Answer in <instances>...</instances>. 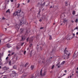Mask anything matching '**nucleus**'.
<instances>
[{
	"label": "nucleus",
	"mask_w": 78,
	"mask_h": 78,
	"mask_svg": "<svg viewBox=\"0 0 78 78\" xmlns=\"http://www.w3.org/2000/svg\"><path fill=\"white\" fill-rule=\"evenodd\" d=\"M13 68L14 69H17V66L16 65H14L13 66Z\"/></svg>",
	"instance_id": "10"
},
{
	"label": "nucleus",
	"mask_w": 78,
	"mask_h": 78,
	"mask_svg": "<svg viewBox=\"0 0 78 78\" xmlns=\"http://www.w3.org/2000/svg\"><path fill=\"white\" fill-rule=\"evenodd\" d=\"M28 65V63H26L25 65V67H27V66Z\"/></svg>",
	"instance_id": "28"
},
{
	"label": "nucleus",
	"mask_w": 78,
	"mask_h": 78,
	"mask_svg": "<svg viewBox=\"0 0 78 78\" xmlns=\"http://www.w3.org/2000/svg\"><path fill=\"white\" fill-rule=\"evenodd\" d=\"M8 57H7L6 58V59L7 60L8 59Z\"/></svg>",
	"instance_id": "50"
},
{
	"label": "nucleus",
	"mask_w": 78,
	"mask_h": 78,
	"mask_svg": "<svg viewBox=\"0 0 78 78\" xmlns=\"http://www.w3.org/2000/svg\"><path fill=\"white\" fill-rule=\"evenodd\" d=\"M65 61H64L61 63V64H62V65H63V64H65Z\"/></svg>",
	"instance_id": "19"
},
{
	"label": "nucleus",
	"mask_w": 78,
	"mask_h": 78,
	"mask_svg": "<svg viewBox=\"0 0 78 78\" xmlns=\"http://www.w3.org/2000/svg\"><path fill=\"white\" fill-rule=\"evenodd\" d=\"M30 0H28L27 1V3H30Z\"/></svg>",
	"instance_id": "41"
},
{
	"label": "nucleus",
	"mask_w": 78,
	"mask_h": 78,
	"mask_svg": "<svg viewBox=\"0 0 78 78\" xmlns=\"http://www.w3.org/2000/svg\"><path fill=\"white\" fill-rule=\"evenodd\" d=\"M12 73H15V74H17V73H16L14 71H12Z\"/></svg>",
	"instance_id": "25"
},
{
	"label": "nucleus",
	"mask_w": 78,
	"mask_h": 78,
	"mask_svg": "<svg viewBox=\"0 0 78 78\" xmlns=\"http://www.w3.org/2000/svg\"><path fill=\"white\" fill-rule=\"evenodd\" d=\"M78 19H76V20L75 22H76V23L78 22Z\"/></svg>",
	"instance_id": "29"
},
{
	"label": "nucleus",
	"mask_w": 78,
	"mask_h": 78,
	"mask_svg": "<svg viewBox=\"0 0 78 78\" xmlns=\"http://www.w3.org/2000/svg\"><path fill=\"white\" fill-rule=\"evenodd\" d=\"M42 70H41L40 71V75L42 76H45V74H46V72H44L43 74H42Z\"/></svg>",
	"instance_id": "2"
},
{
	"label": "nucleus",
	"mask_w": 78,
	"mask_h": 78,
	"mask_svg": "<svg viewBox=\"0 0 78 78\" xmlns=\"http://www.w3.org/2000/svg\"><path fill=\"white\" fill-rule=\"evenodd\" d=\"M20 6V4H18V6H17V8H19V7Z\"/></svg>",
	"instance_id": "34"
},
{
	"label": "nucleus",
	"mask_w": 78,
	"mask_h": 78,
	"mask_svg": "<svg viewBox=\"0 0 78 78\" xmlns=\"http://www.w3.org/2000/svg\"><path fill=\"white\" fill-rule=\"evenodd\" d=\"M17 15L18 18H19V16H20V10H19L16 12H15L13 13V16H16Z\"/></svg>",
	"instance_id": "1"
},
{
	"label": "nucleus",
	"mask_w": 78,
	"mask_h": 78,
	"mask_svg": "<svg viewBox=\"0 0 78 78\" xmlns=\"http://www.w3.org/2000/svg\"><path fill=\"white\" fill-rule=\"evenodd\" d=\"M77 30L78 31V27H76L74 29V30Z\"/></svg>",
	"instance_id": "22"
},
{
	"label": "nucleus",
	"mask_w": 78,
	"mask_h": 78,
	"mask_svg": "<svg viewBox=\"0 0 78 78\" xmlns=\"http://www.w3.org/2000/svg\"><path fill=\"white\" fill-rule=\"evenodd\" d=\"M31 46H32V44H31L30 46H29V47H31Z\"/></svg>",
	"instance_id": "39"
},
{
	"label": "nucleus",
	"mask_w": 78,
	"mask_h": 78,
	"mask_svg": "<svg viewBox=\"0 0 78 78\" xmlns=\"http://www.w3.org/2000/svg\"><path fill=\"white\" fill-rule=\"evenodd\" d=\"M75 11H74L73 12V15H75Z\"/></svg>",
	"instance_id": "23"
},
{
	"label": "nucleus",
	"mask_w": 78,
	"mask_h": 78,
	"mask_svg": "<svg viewBox=\"0 0 78 78\" xmlns=\"http://www.w3.org/2000/svg\"><path fill=\"white\" fill-rule=\"evenodd\" d=\"M76 35H78V32H77V33H76Z\"/></svg>",
	"instance_id": "53"
},
{
	"label": "nucleus",
	"mask_w": 78,
	"mask_h": 78,
	"mask_svg": "<svg viewBox=\"0 0 78 78\" xmlns=\"http://www.w3.org/2000/svg\"><path fill=\"white\" fill-rule=\"evenodd\" d=\"M8 68L6 67V66H5L4 67L2 68V69L3 70H6L8 69Z\"/></svg>",
	"instance_id": "6"
},
{
	"label": "nucleus",
	"mask_w": 78,
	"mask_h": 78,
	"mask_svg": "<svg viewBox=\"0 0 78 78\" xmlns=\"http://www.w3.org/2000/svg\"><path fill=\"white\" fill-rule=\"evenodd\" d=\"M69 78H72V76H69Z\"/></svg>",
	"instance_id": "57"
},
{
	"label": "nucleus",
	"mask_w": 78,
	"mask_h": 78,
	"mask_svg": "<svg viewBox=\"0 0 78 78\" xmlns=\"http://www.w3.org/2000/svg\"><path fill=\"white\" fill-rule=\"evenodd\" d=\"M28 39H29V38H28L27 40H26V41H27V42H28Z\"/></svg>",
	"instance_id": "37"
},
{
	"label": "nucleus",
	"mask_w": 78,
	"mask_h": 78,
	"mask_svg": "<svg viewBox=\"0 0 78 78\" xmlns=\"http://www.w3.org/2000/svg\"><path fill=\"white\" fill-rule=\"evenodd\" d=\"M20 28V26L19 25H17L15 26V28L17 30H19V29Z\"/></svg>",
	"instance_id": "5"
},
{
	"label": "nucleus",
	"mask_w": 78,
	"mask_h": 78,
	"mask_svg": "<svg viewBox=\"0 0 78 78\" xmlns=\"http://www.w3.org/2000/svg\"><path fill=\"white\" fill-rule=\"evenodd\" d=\"M17 74H15V73H11L10 74V76L11 77H14V76H16V75Z\"/></svg>",
	"instance_id": "4"
},
{
	"label": "nucleus",
	"mask_w": 78,
	"mask_h": 78,
	"mask_svg": "<svg viewBox=\"0 0 78 78\" xmlns=\"http://www.w3.org/2000/svg\"><path fill=\"white\" fill-rule=\"evenodd\" d=\"M54 67H55V65H53V66L51 68L52 69H53V68H54Z\"/></svg>",
	"instance_id": "30"
},
{
	"label": "nucleus",
	"mask_w": 78,
	"mask_h": 78,
	"mask_svg": "<svg viewBox=\"0 0 78 78\" xmlns=\"http://www.w3.org/2000/svg\"><path fill=\"white\" fill-rule=\"evenodd\" d=\"M26 76H27V75H25V74H24V75L22 76V77L21 78H25Z\"/></svg>",
	"instance_id": "15"
},
{
	"label": "nucleus",
	"mask_w": 78,
	"mask_h": 78,
	"mask_svg": "<svg viewBox=\"0 0 78 78\" xmlns=\"http://www.w3.org/2000/svg\"><path fill=\"white\" fill-rule=\"evenodd\" d=\"M6 19L5 18H4V16H3L2 18V20H5Z\"/></svg>",
	"instance_id": "32"
},
{
	"label": "nucleus",
	"mask_w": 78,
	"mask_h": 78,
	"mask_svg": "<svg viewBox=\"0 0 78 78\" xmlns=\"http://www.w3.org/2000/svg\"><path fill=\"white\" fill-rule=\"evenodd\" d=\"M34 68V66H31V70H33V69Z\"/></svg>",
	"instance_id": "24"
},
{
	"label": "nucleus",
	"mask_w": 78,
	"mask_h": 78,
	"mask_svg": "<svg viewBox=\"0 0 78 78\" xmlns=\"http://www.w3.org/2000/svg\"><path fill=\"white\" fill-rule=\"evenodd\" d=\"M64 72H65V73H67V70H65L64 71Z\"/></svg>",
	"instance_id": "45"
},
{
	"label": "nucleus",
	"mask_w": 78,
	"mask_h": 78,
	"mask_svg": "<svg viewBox=\"0 0 78 78\" xmlns=\"http://www.w3.org/2000/svg\"><path fill=\"white\" fill-rule=\"evenodd\" d=\"M20 13H21V16H23V15H24V14L23 13V12H21V10H20Z\"/></svg>",
	"instance_id": "16"
},
{
	"label": "nucleus",
	"mask_w": 78,
	"mask_h": 78,
	"mask_svg": "<svg viewBox=\"0 0 78 78\" xmlns=\"http://www.w3.org/2000/svg\"><path fill=\"white\" fill-rule=\"evenodd\" d=\"M43 28H44V27H41V28H40V30H41V29H43Z\"/></svg>",
	"instance_id": "44"
},
{
	"label": "nucleus",
	"mask_w": 78,
	"mask_h": 78,
	"mask_svg": "<svg viewBox=\"0 0 78 78\" xmlns=\"http://www.w3.org/2000/svg\"><path fill=\"white\" fill-rule=\"evenodd\" d=\"M14 52H12V54H11V55H14Z\"/></svg>",
	"instance_id": "42"
},
{
	"label": "nucleus",
	"mask_w": 78,
	"mask_h": 78,
	"mask_svg": "<svg viewBox=\"0 0 78 78\" xmlns=\"http://www.w3.org/2000/svg\"><path fill=\"white\" fill-rule=\"evenodd\" d=\"M65 75H66V74H63V75L61 76L60 77H58V78H61V77H62V76H65Z\"/></svg>",
	"instance_id": "27"
},
{
	"label": "nucleus",
	"mask_w": 78,
	"mask_h": 78,
	"mask_svg": "<svg viewBox=\"0 0 78 78\" xmlns=\"http://www.w3.org/2000/svg\"><path fill=\"white\" fill-rule=\"evenodd\" d=\"M2 42V40H0V43Z\"/></svg>",
	"instance_id": "55"
},
{
	"label": "nucleus",
	"mask_w": 78,
	"mask_h": 78,
	"mask_svg": "<svg viewBox=\"0 0 78 78\" xmlns=\"http://www.w3.org/2000/svg\"><path fill=\"white\" fill-rule=\"evenodd\" d=\"M66 4H67V2H66Z\"/></svg>",
	"instance_id": "64"
},
{
	"label": "nucleus",
	"mask_w": 78,
	"mask_h": 78,
	"mask_svg": "<svg viewBox=\"0 0 78 78\" xmlns=\"http://www.w3.org/2000/svg\"><path fill=\"white\" fill-rule=\"evenodd\" d=\"M17 56H15L13 58V61H17Z\"/></svg>",
	"instance_id": "3"
},
{
	"label": "nucleus",
	"mask_w": 78,
	"mask_h": 78,
	"mask_svg": "<svg viewBox=\"0 0 78 78\" xmlns=\"http://www.w3.org/2000/svg\"><path fill=\"white\" fill-rule=\"evenodd\" d=\"M23 44H24V43H23L21 44V46H23Z\"/></svg>",
	"instance_id": "35"
},
{
	"label": "nucleus",
	"mask_w": 78,
	"mask_h": 78,
	"mask_svg": "<svg viewBox=\"0 0 78 78\" xmlns=\"http://www.w3.org/2000/svg\"><path fill=\"white\" fill-rule=\"evenodd\" d=\"M76 73H77V74H78V71H76Z\"/></svg>",
	"instance_id": "43"
},
{
	"label": "nucleus",
	"mask_w": 78,
	"mask_h": 78,
	"mask_svg": "<svg viewBox=\"0 0 78 78\" xmlns=\"http://www.w3.org/2000/svg\"><path fill=\"white\" fill-rule=\"evenodd\" d=\"M20 48V45H18L16 46V50H19V48Z\"/></svg>",
	"instance_id": "8"
},
{
	"label": "nucleus",
	"mask_w": 78,
	"mask_h": 78,
	"mask_svg": "<svg viewBox=\"0 0 78 78\" xmlns=\"http://www.w3.org/2000/svg\"><path fill=\"white\" fill-rule=\"evenodd\" d=\"M0 69H2V66H0Z\"/></svg>",
	"instance_id": "61"
},
{
	"label": "nucleus",
	"mask_w": 78,
	"mask_h": 78,
	"mask_svg": "<svg viewBox=\"0 0 78 78\" xmlns=\"http://www.w3.org/2000/svg\"><path fill=\"white\" fill-rule=\"evenodd\" d=\"M8 3L9 2V1L8 0L7 1Z\"/></svg>",
	"instance_id": "60"
},
{
	"label": "nucleus",
	"mask_w": 78,
	"mask_h": 78,
	"mask_svg": "<svg viewBox=\"0 0 78 78\" xmlns=\"http://www.w3.org/2000/svg\"><path fill=\"white\" fill-rule=\"evenodd\" d=\"M39 21L40 22H42V20H39Z\"/></svg>",
	"instance_id": "52"
},
{
	"label": "nucleus",
	"mask_w": 78,
	"mask_h": 78,
	"mask_svg": "<svg viewBox=\"0 0 78 78\" xmlns=\"http://www.w3.org/2000/svg\"><path fill=\"white\" fill-rule=\"evenodd\" d=\"M59 64V63H58V64L56 65V66H58Z\"/></svg>",
	"instance_id": "48"
},
{
	"label": "nucleus",
	"mask_w": 78,
	"mask_h": 78,
	"mask_svg": "<svg viewBox=\"0 0 78 78\" xmlns=\"http://www.w3.org/2000/svg\"><path fill=\"white\" fill-rule=\"evenodd\" d=\"M33 39V38L32 37H31L30 38L29 40V41L30 43L32 42V41Z\"/></svg>",
	"instance_id": "9"
},
{
	"label": "nucleus",
	"mask_w": 78,
	"mask_h": 78,
	"mask_svg": "<svg viewBox=\"0 0 78 78\" xmlns=\"http://www.w3.org/2000/svg\"><path fill=\"white\" fill-rule=\"evenodd\" d=\"M24 23L23 21H20V25H23V23Z\"/></svg>",
	"instance_id": "12"
},
{
	"label": "nucleus",
	"mask_w": 78,
	"mask_h": 78,
	"mask_svg": "<svg viewBox=\"0 0 78 78\" xmlns=\"http://www.w3.org/2000/svg\"><path fill=\"white\" fill-rule=\"evenodd\" d=\"M73 56L74 57H75V54H74Z\"/></svg>",
	"instance_id": "58"
},
{
	"label": "nucleus",
	"mask_w": 78,
	"mask_h": 78,
	"mask_svg": "<svg viewBox=\"0 0 78 78\" xmlns=\"http://www.w3.org/2000/svg\"><path fill=\"white\" fill-rule=\"evenodd\" d=\"M61 67V66H58V68H60Z\"/></svg>",
	"instance_id": "51"
},
{
	"label": "nucleus",
	"mask_w": 78,
	"mask_h": 78,
	"mask_svg": "<svg viewBox=\"0 0 78 78\" xmlns=\"http://www.w3.org/2000/svg\"><path fill=\"white\" fill-rule=\"evenodd\" d=\"M66 6H67V4H66Z\"/></svg>",
	"instance_id": "59"
},
{
	"label": "nucleus",
	"mask_w": 78,
	"mask_h": 78,
	"mask_svg": "<svg viewBox=\"0 0 78 78\" xmlns=\"http://www.w3.org/2000/svg\"><path fill=\"white\" fill-rule=\"evenodd\" d=\"M10 10L9 9H8L6 11V12L7 13V12H9V13H10V11H9Z\"/></svg>",
	"instance_id": "18"
},
{
	"label": "nucleus",
	"mask_w": 78,
	"mask_h": 78,
	"mask_svg": "<svg viewBox=\"0 0 78 78\" xmlns=\"http://www.w3.org/2000/svg\"><path fill=\"white\" fill-rule=\"evenodd\" d=\"M70 53H69V54H68V55H67V56H68V57L69 56H70Z\"/></svg>",
	"instance_id": "38"
},
{
	"label": "nucleus",
	"mask_w": 78,
	"mask_h": 78,
	"mask_svg": "<svg viewBox=\"0 0 78 78\" xmlns=\"http://www.w3.org/2000/svg\"><path fill=\"white\" fill-rule=\"evenodd\" d=\"M30 32V31H27V33H29Z\"/></svg>",
	"instance_id": "40"
},
{
	"label": "nucleus",
	"mask_w": 78,
	"mask_h": 78,
	"mask_svg": "<svg viewBox=\"0 0 78 78\" xmlns=\"http://www.w3.org/2000/svg\"><path fill=\"white\" fill-rule=\"evenodd\" d=\"M20 30L21 31V32H20V34H22V33H23V29H20Z\"/></svg>",
	"instance_id": "14"
},
{
	"label": "nucleus",
	"mask_w": 78,
	"mask_h": 78,
	"mask_svg": "<svg viewBox=\"0 0 78 78\" xmlns=\"http://www.w3.org/2000/svg\"><path fill=\"white\" fill-rule=\"evenodd\" d=\"M3 78H7V77H4Z\"/></svg>",
	"instance_id": "62"
},
{
	"label": "nucleus",
	"mask_w": 78,
	"mask_h": 78,
	"mask_svg": "<svg viewBox=\"0 0 78 78\" xmlns=\"http://www.w3.org/2000/svg\"><path fill=\"white\" fill-rule=\"evenodd\" d=\"M49 40H51V39H52V37H51V36L50 35L49 36Z\"/></svg>",
	"instance_id": "13"
},
{
	"label": "nucleus",
	"mask_w": 78,
	"mask_h": 78,
	"mask_svg": "<svg viewBox=\"0 0 78 78\" xmlns=\"http://www.w3.org/2000/svg\"><path fill=\"white\" fill-rule=\"evenodd\" d=\"M26 52H27V51H25L24 52V55H25V54H26Z\"/></svg>",
	"instance_id": "33"
},
{
	"label": "nucleus",
	"mask_w": 78,
	"mask_h": 78,
	"mask_svg": "<svg viewBox=\"0 0 78 78\" xmlns=\"http://www.w3.org/2000/svg\"><path fill=\"white\" fill-rule=\"evenodd\" d=\"M8 52L9 53H11V51H9Z\"/></svg>",
	"instance_id": "56"
},
{
	"label": "nucleus",
	"mask_w": 78,
	"mask_h": 78,
	"mask_svg": "<svg viewBox=\"0 0 78 78\" xmlns=\"http://www.w3.org/2000/svg\"><path fill=\"white\" fill-rule=\"evenodd\" d=\"M11 2H13V0H10Z\"/></svg>",
	"instance_id": "49"
},
{
	"label": "nucleus",
	"mask_w": 78,
	"mask_h": 78,
	"mask_svg": "<svg viewBox=\"0 0 78 78\" xmlns=\"http://www.w3.org/2000/svg\"><path fill=\"white\" fill-rule=\"evenodd\" d=\"M39 5H41L40 4H39V3H38L37 4V6H39Z\"/></svg>",
	"instance_id": "36"
},
{
	"label": "nucleus",
	"mask_w": 78,
	"mask_h": 78,
	"mask_svg": "<svg viewBox=\"0 0 78 78\" xmlns=\"http://www.w3.org/2000/svg\"><path fill=\"white\" fill-rule=\"evenodd\" d=\"M45 5V2H44V3L42 5H41V6H44Z\"/></svg>",
	"instance_id": "20"
},
{
	"label": "nucleus",
	"mask_w": 78,
	"mask_h": 78,
	"mask_svg": "<svg viewBox=\"0 0 78 78\" xmlns=\"http://www.w3.org/2000/svg\"><path fill=\"white\" fill-rule=\"evenodd\" d=\"M12 56V55L11 54H9L8 55V56Z\"/></svg>",
	"instance_id": "31"
},
{
	"label": "nucleus",
	"mask_w": 78,
	"mask_h": 78,
	"mask_svg": "<svg viewBox=\"0 0 78 78\" xmlns=\"http://www.w3.org/2000/svg\"><path fill=\"white\" fill-rule=\"evenodd\" d=\"M25 39H26V38L25 37V36L22 37V41H24Z\"/></svg>",
	"instance_id": "11"
},
{
	"label": "nucleus",
	"mask_w": 78,
	"mask_h": 78,
	"mask_svg": "<svg viewBox=\"0 0 78 78\" xmlns=\"http://www.w3.org/2000/svg\"><path fill=\"white\" fill-rule=\"evenodd\" d=\"M73 36H75V34H73Z\"/></svg>",
	"instance_id": "54"
},
{
	"label": "nucleus",
	"mask_w": 78,
	"mask_h": 78,
	"mask_svg": "<svg viewBox=\"0 0 78 78\" xmlns=\"http://www.w3.org/2000/svg\"><path fill=\"white\" fill-rule=\"evenodd\" d=\"M71 22L72 23H73L74 22H73V20H71Z\"/></svg>",
	"instance_id": "46"
},
{
	"label": "nucleus",
	"mask_w": 78,
	"mask_h": 78,
	"mask_svg": "<svg viewBox=\"0 0 78 78\" xmlns=\"http://www.w3.org/2000/svg\"><path fill=\"white\" fill-rule=\"evenodd\" d=\"M67 22V20H64L63 21V23H66V22Z\"/></svg>",
	"instance_id": "17"
},
{
	"label": "nucleus",
	"mask_w": 78,
	"mask_h": 78,
	"mask_svg": "<svg viewBox=\"0 0 78 78\" xmlns=\"http://www.w3.org/2000/svg\"><path fill=\"white\" fill-rule=\"evenodd\" d=\"M2 62V56H0V64Z\"/></svg>",
	"instance_id": "21"
},
{
	"label": "nucleus",
	"mask_w": 78,
	"mask_h": 78,
	"mask_svg": "<svg viewBox=\"0 0 78 78\" xmlns=\"http://www.w3.org/2000/svg\"><path fill=\"white\" fill-rule=\"evenodd\" d=\"M76 70H78V67H77L76 69Z\"/></svg>",
	"instance_id": "63"
},
{
	"label": "nucleus",
	"mask_w": 78,
	"mask_h": 78,
	"mask_svg": "<svg viewBox=\"0 0 78 78\" xmlns=\"http://www.w3.org/2000/svg\"><path fill=\"white\" fill-rule=\"evenodd\" d=\"M67 52H68V51H66V50H65L64 51V55L65 56H67Z\"/></svg>",
	"instance_id": "7"
},
{
	"label": "nucleus",
	"mask_w": 78,
	"mask_h": 78,
	"mask_svg": "<svg viewBox=\"0 0 78 78\" xmlns=\"http://www.w3.org/2000/svg\"><path fill=\"white\" fill-rule=\"evenodd\" d=\"M9 45H10V44H7V47H8V46H9Z\"/></svg>",
	"instance_id": "47"
},
{
	"label": "nucleus",
	"mask_w": 78,
	"mask_h": 78,
	"mask_svg": "<svg viewBox=\"0 0 78 78\" xmlns=\"http://www.w3.org/2000/svg\"><path fill=\"white\" fill-rule=\"evenodd\" d=\"M11 61H10L9 62V65L10 66V65H11Z\"/></svg>",
	"instance_id": "26"
}]
</instances>
